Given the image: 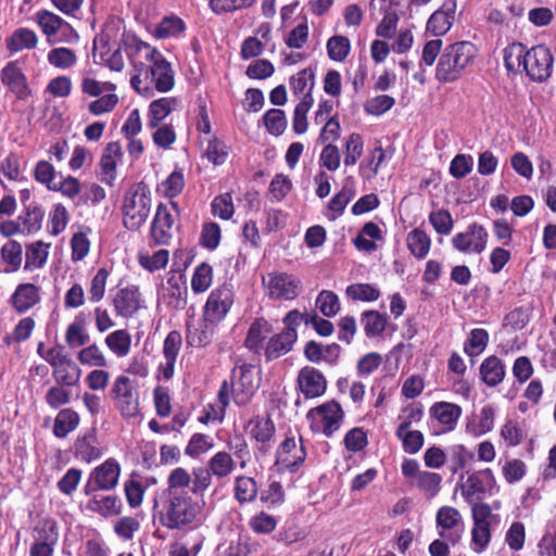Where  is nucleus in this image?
I'll use <instances>...</instances> for the list:
<instances>
[{"instance_id":"32","label":"nucleus","mask_w":556,"mask_h":556,"mask_svg":"<svg viewBox=\"0 0 556 556\" xmlns=\"http://www.w3.org/2000/svg\"><path fill=\"white\" fill-rule=\"evenodd\" d=\"M190 473L181 467L175 468L167 478V489L163 494H189L186 490L191 484Z\"/></svg>"},{"instance_id":"60","label":"nucleus","mask_w":556,"mask_h":556,"mask_svg":"<svg viewBox=\"0 0 556 556\" xmlns=\"http://www.w3.org/2000/svg\"><path fill=\"white\" fill-rule=\"evenodd\" d=\"M116 407L124 418L136 417L139 414L138 392L128 393L127 396L117 400Z\"/></svg>"},{"instance_id":"54","label":"nucleus","mask_w":556,"mask_h":556,"mask_svg":"<svg viewBox=\"0 0 556 556\" xmlns=\"http://www.w3.org/2000/svg\"><path fill=\"white\" fill-rule=\"evenodd\" d=\"M260 500L268 508L280 505L285 501V491L280 482L273 481L268 488L261 492Z\"/></svg>"},{"instance_id":"1","label":"nucleus","mask_w":556,"mask_h":556,"mask_svg":"<svg viewBox=\"0 0 556 556\" xmlns=\"http://www.w3.org/2000/svg\"><path fill=\"white\" fill-rule=\"evenodd\" d=\"M134 67L143 78L154 85L160 92H167L174 87V71L170 63L155 48L135 38L130 47Z\"/></svg>"},{"instance_id":"43","label":"nucleus","mask_w":556,"mask_h":556,"mask_svg":"<svg viewBox=\"0 0 556 556\" xmlns=\"http://www.w3.org/2000/svg\"><path fill=\"white\" fill-rule=\"evenodd\" d=\"M37 22L48 37L55 35L62 27H70L59 15L46 10L37 13Z\"/></svg>"},{"instance_id":"7","label":"nucleus","mask_w":556,"mask_h":556,"mask_svg":"<svg viewBox=\"0 0 556 556\" xmlns=\"http://www.w3.org/2000/svg\"><path fill=\"white\" fill-rule=\"evenodd\" d=\"M151 199L146 192L135 191L124 201V226L129 230H138L150 213Z\"/></svg>"},{"instance_id":"26","label":"nucleus","mask_w":556,"mask_h":556,"mask_svg":"<svg viewBox=\"0 0 556 556\" xmlns=\"http://www.w3.org/2000/svg\"><path fill=\"white\" fill-rule=\"evenodd\" d=\"M178 104L179 101L176 98L166 97L152 101L149 105L148 126L156 128L166 116L177 109Z\"/></svg>"},{"instance_id":"18","label":"nucleus","mask_w":556,"mask_h":556,"mask_svg":"<svg viewBox=\"0 0 556 556\" xmlns=\"http://www.w3.org/2000/svg\"><path fill=\"white\" fill-rule=\"evenodd\" d=\"M174 217L165 204H159L151 227V236L155 243L167 244L172 238Z\"/></svg>"},{"instance_id":"29","label":"nucleus","mask_w":556,"mask_h":556,"mask_svg":"<svg viewBox=\"0 0 556 556\" xmlns=\"http://www.w3.org/2000/svg\"><path fill=\"white\" fill-rule=\"evenodd\" d=\"M437 523L442 529L455 531V538L452 539L453 542L459 539L463 525L460 514L456 508L450 506L441 507L437 513Z\"/></svg>"},{"instance_id":"50","label":"nucleus","mask_w":556,"mask_h":556,"mask_svg":"<svg viewBox=\"0 0 556 556\" xmlns=\"http://www.w3.org/2000/svg\"><path fill=\"white\" fill-rule=\"evenodd\" d=\"M316 304L324 316L332 317L340 309V302L338 295L328 290H323L316 300Z\"/></svg>"},{"instance_id":"36","label":"nucleus","mask_w":556,"mask_h":556,"mask_svg":"<svg viewBox=\"0 0 556 556\" xmlns=\"http://www.w3.org/2000/svg\"><path fill=\"white\" fill-rule=\"evenodd\" d=\"M527 48L521 42H514L504 49V64L508 72L517 73L523 67Z\"/></svg>"},{"instance_id":"2","label":"nucleus","mask_w":556,"mask_h":556,"mask_svg":"<svg viewBox=\"0 0 556 556\" xmlns=\"http://www.w3.org/2000/svg\"><path fill=\"white\" fill-rule=\"evenodd\" d=\"M161 504L154 500L153 509L157 510L160 522L169 530H184L192 527L201 514V506L190 494H163Z\"/></svg>"},{"instance_id":"41","label":"nucleus","mask_w":556,"mask_h":556,"mask_svg":"<svg viewBox=\"0 0 556 556\" xmlns=\"http://www.w3.org/2000/svg\"><path fill=\"white\" fill-rule=\"evenodd\" d=\"M251 435L260 443H267L275 432V426L269 418L255 417L250 420Z\"/></svg>"},{"instance_id":"62","label":"nucleus","mask_w":556,"mask_h":556,"mask_svg":"<svg viewBox=\"0 0 556 556\" xmlns=\"http://www.w3.org/2000/svg\"><path fill=\"white\" fill-rule=\"evenodd\" d=\"M22 245L14 240L7 242L1 249L2 258L8 264L12 265V270H16L20 267L22 263Z\"/></svg>"},{"instance_id":"64","label":"nucleus","mask_w":556,"mask_h":556,"mask_svg":"<svg viewBox=\"0 0 556 556\" xmlns=\"http://www.w3.org/2000/svg\"><path fill=\"white\" fill-rule=\"evenodd\" d=\"M45 400L50 407L56 409L60 406L70 403L71 392L62 386H54L47 391Z\"/></svg>"},{"instance_id":"24","label":"nucleus","mask_w":556,"mask_h":556,"mask_svg":"<svg viewBox=\"0 0 556 556\" xmlns=\"http://www.w3.org/2000/svg\"><path fill=\"white\" fill-rule=\"evenodd\" d=\"M257 482L248 476H238L233 481V497L240 506L253 503L257 498Z\"/></svg>"},{"instance_id":"40","label":"nucleus","mask_w":556,"mask_h":556,"mask_svg":"<svg viewBox=\"0 0 556 556\" xmlns=\"http://www.w3.org/2000/svg\"><path fill=\"white\" fill-rule=\"evenodd\" d=\"M361 320L368 338L377 337L386 329L387 318L377 311L364 312Z\"/></svg>"},{"instance_id":"20","label":"nucleus","mask_w":556,"mask_h":556,"mask_svg":"<svg viewBox=\"0 0 556 556\" xmlns=\"http://www.w3.org/2000/svg\"><path fill=\"white\" fill-rule=\"evenodd\" d=\"M296 338V330H285L274 336L268 341L265 350L267 361L276 359L290 352Z\"/></svg>"},{"instance_id":"11","label":"nucleus","mask_w":556,"mask_h":556,"mask_svg":"<svg viewBox=\"0 0 556 556\" xmlns=\"http://www.w3.org/2000/svg\"><path fill=\"white\" fill-rule=\"evenodd\" d=\"M494 484L495 478L491 469L479 470L467 478L462 493L468 503L481 501Z\"/></svg>"},{"instance_id":"45","label":"nucleus","mask_w":556,"mask_h":556,"mask_svg":"<svg viewBox=\"0 0 556 556\" xmlns=\"http://www.w3.org/2000/svg\"><path fill=\"white\" fill-rule=\"evenodd\" d=\"M489 342V333L485 329L476 328L471 330L464 350L469 356L479 355L484 351Z\"/></svg>"},{"instance_id":"44","label":"nucleus","mask_w":556,"mask_h":556,"mask_svg":"<svg viewBox=\"0 0 556 556\" xmlns=\"http://www.w3.org/2000/svg\"><path fill=\"white\" fill-rule=\"evenodd\" d=\"M96 438L93 435H85L78 439L75 443L76 456L81 460L90 463L100 457L101 452L94 445Z\"/></svg>"},{"instance_id":"57","label":"nucleus","mask_w":556,"mask_h":556,"mask_svg":"<svg viewBox=\"0 0 556 556\" xmlns=\"http://www.w3.org/2000/svg\"><path fill=\"white\" fill-rule=\"evenodd\" d=\"M249 525L254 532L268 534L275 530L277 520L274 516L262 511L252 517Z\"/></svg>"},{"instance_id":"27","label":"nucleus","mask_w":556,"mask_h":556,"mask_svg":"<svg viewBox=\"0 0 556 556\" xmlns=\"http://www.w3.org/2000/svg\"><path fill=\"white\" fill-rule=\"evenodd\" d=\"M480 375L486 386L496 387L505 377V367L497 356L492 355L480 365Z\"/></svg>"},{"instance_id":"17","label":"nucleus","mask_w":556,"mask_h":556,"mask_svg":"<svg viewBox=\"0 0 556 556\" xmlns=\"http://www.w3.org/2000/svg\"><path fill=\"white\" fill-rule=\"evenodd\" d=\"M277 463L281 464L286 468L294 471L303 464L306 457V451L301 443L296 445L294 438H287L277 450Z\"/></svg>"},{"instance_id":"30","label":"nucleus","mask_w":556,"mask_h":556,"mask_svg":"<svg viewBox=\"0 0 556 556\" xmlns=\"http://www.w3.org/2000/svg\"><path fill=\"white\" fill-rule=\"evenodd\" d=\"M78 425L79 415L75 410L71 408L61 409L54 420L53 433L56 438L63 439L74 431Z\"/></svg>"},{"instance_id":"23","label":"nucleus","mask_w":556,"mask_h":556,"mask_svg":"<svg viewBox=\"0 0 556 556\" xmlns=\"http://www.w3.org/2000/svg\"><path fill=\"white\" fill-rule=\"evenodd\" d=\"M1 80L16 93L18 99H25L30 93L24 74L14 64H9L2 70Z\"/></svg>"},{"instance_id":"14","label":"nucleus","mask_w":556,"mask_h":556,"mask_svg":"<svg viewBox=\"0 0 556 556\" xmlns=\"http://www.w3.org/2000/svg\"><path fill=\"white\" fill-rule=\"evenodd\" d=\"M313 415H317L321 418L324 434L331 437L339 429L344 413L338 402L330 401L311 409L307 417Z\"/></svg>"},{"instance_id":"9","label":"nucleus","mask_w":556,"mask_h":556,"mask_svg":"<svg viewBox=\"0 0 556 556\" xmlns=\"http://www.w3.org/2000/svg\"><path fill=\"white\" fill-rule=\"evenodd\" d=\"M233 303V293L228 286L215 289L208 295L204 305L203 316L219 324L229 312Z\"/></svg>"},{"instance_id":"5","label":"nucleus","mask_w":556,"mask_h":556,"mask_svg":"<svg viewBox=\"0 0 556 556\" xmlns=\"http://www.w3.org/2000/svg\"><path fill=\"white\" fill-rule=\"evenodd\" d=\"M553 55L549 49L544 45H538L526 51L523 60V71L530 79L534 81H544L552 74Z\"/></svg>"},{"instance_id":"47","label":"nucleus","mask_w":556,"mask_h":556,"mask_svg":"<svg viewBox=\"0 0 556 556\" xmlns=\"http://www.w3.org/2000/svg\"><path fill=\"white\" fill-rule=\"evenodd\" d=\"M263 118L268 132L274 136L281 135L287 127L286 114L280 109L268 110Z\"/></svg>"},{"instance_id":"38","label":"nucleus","mask_w":556,"mask_h":556,"mask_svg":"<svg viewBox=\"0 0 556 556\" xmlns=\"http://www.w3.org/2000/svg\"><path fill=\"white\" fill-rule=\"evenodd\" d=\"M34 538L37 542L56 545L59 540L58 525L53 519H42L34 528Z\"/></svg>"},{"instance_id":"37","label":"nucleus","mask_w":556,"mask_h":556,"mask_svg":"<svg viewBox=\"0 0 556 556\" xmlns=\"http://www.w3.org/2000/svg\"><path fill=\"white\" fill-rule=\"evenodd\" d=\"M45 212L35 202L25 206V213L20 216L23 225V231L27 233L36 232L41 228Z\"/></svg>"},{"instance_id":"33","label":"nucleus","mask_w":556,"mask_h":556,"mask_svg":"<svg viewBox=\"0 0 556 556\" xmlns=\"http://www.w3.org/2000/svg\"><path fill=\"white\" fill-rule=\"evenodd\" d=\"M407 245L410 253L421 260L428 254L431 240L424 230L416 228L407 235Z\"/></svg>"},{"instance_id":"55","label":"nucleus","mask_w":556,"mask_h":556,"mask_svg":"<svg viewBox=\"0 0 556 556\" xmlns=\"http://www.w3.org/2000/svg\"><path fill=\"white\" fill-rule=\"evenodd\" d=\"M441 481L442 478L439 473L421 471L417 475L416 484L430 496H434L440 490Z\"/></svg>"},{"instance_id":"51","label":"nucleus","mask_w":556,"mask_h":556,"mask_svg":"<svg viewBox=\"0 0 556 556\" xmlns=\"http://www.w3.org/2000/svg\"><path fill=\"white\" fill-rule=\"evenodd\" d=\"M212 267L206 263H201L194 270L191 288L194 292L200 293L208 289L212 283Z\"/></svg>"},{"instance_id":"28","label":"nucleus","mask_w":556,"mask_h":556,"mask_svg":"<svg viewBox=\"0 0 556 556\" xmlns=\"http://www.w3.org/2000/svg\"><path fill=\"white\" fill-rule=\"evenodd\" d=\"M430 414L438 419L440 424L446 426L448 430H452L460 417L462 408L453 403L438 402L431 406Z\"/></svg>"},{"instance_id":"22","label":"nucleus","mask_w":556,"mask_h":556,"mask_svg":"<svg viewBox=\"0 0 556 556\" xmlns=\"http://www.w3.org/2000/svg\"><path fill=\"white\" fill-rule=\"evenodd\" d=\"M123 155L122 146L118 141H112L106 144L100 160V165L104 177L102 181L111 184L115 179L116 162Z\"/></svg>"},{"instance_id":"34","label":"nucleus","mask_w":556,"mask_h":556,"mask_svg":"<svg viewBox=\"0 0 556 556\" xmlns=\"http://www.w3.org/2000/svg\"><path fill=\"white\" fill-rule=\"evenodd\" d=\"M236 463L227 452H217L208 460L207 467L214 477L223 479L228 477L235 469Z\"/></svg>"},{"instance_id":"4","label":"nucleus","mask_w":556,"mask_h":556,"mask_svg":"<svg viewBox=\"0 0 556 556\" xmlns=\"http://www.w3.org/2000/svg\"><path fill=\"white\" fill-rule=\"evenodd\" d=\"M260 371L251 364L236 365L232 370L235 402L244 405L260 387Z\"/></svg>"},{"instance_id":"19","label":"nucleus","mask_w":556,"mask_h":556,"mask_svg":"<svg viewBox=\"0 0 556 556\" xmlns=\"http://www.w3.org/2000/svg\"><path fill=\"white\" fill-rule=\"evenodd\" d=\"M40 288L34 283H21L13 292L10 302L14 309L24 314L40 302Z\"/></svg>"},{"instance_id":"53","label":"nucleus","mask_w":556,"mask_h":556,"mask_svg":"<svg viewBox=\"0 0 556 556\" xmlns=\"http://www.w3.org/2000/svg\"><path fill=\"white\" fill-rule=\"evenodd\" d=\"M396 437L402 441L403 450L408 454L418 453L424 445V434L418 430L407 429Z\"/></svg>"},{"instance_id":"10","label":"nucleus","mask_w":556,"mask_h":556,"mask_svg":"<svg viewBox=\"0 0 556 556\" xmlns=\"http://www.w3.org/2000/svg\"><path fill=\"white\" fill-rule=\"evenodd\" d=\"M296 384L305 399H316L325 394L327 380L324 374L315 367L305 366L300 369Z\"/></svg>"},{"instance_id":"31","label":"nucleus","mask_w":556,"mask_h":556,"mask_svg":"<svg viewBox=\"0 0 556 556\" xmlns=\"http://www.w3.org/2000/svg\"><path fill=\"white\" fill-rule=\"evenodd\" d=\"M37 45L36 34L27 28L16 29L8 39L7 48L11 52H17L23 49H33Z\"/></svg>"},{"instance_id":"12","label":"nucleus","mask_w":556,"mask_h":556,"mask_svg":"<svg viewBox=\"0 0 556 556\" xmlns=\"http://www.w3.org/2000/svg\"><path fill=\"white\" fill-rule=\"evenodd\" d=\"M486 230L482 226L473 224L468 227L466 232L456 233L452 243L458 251L480 254L486 247Z\"/></svg>"},{"instance_id":"46","label":"nucleus","mask_w":556,"mask_h":556,"mask_svg":"<svg viewBox=\"0 0 556 556\" xmlns=\"http://www.w3.org/2000/svg\"><path fill=\"white\" fill-rule=\"evenodd\" d=\"M214 446L213 438L204 433H194L189 440L185 453L190 457H198Z\"/></svg>"},{"instance_id":"52","label":"nucleus","mask_w":556,"mask_h":556,"mask_svg":"<svg viewBox=\"0 0 556 556\" xmlns=\"http://www.w3.org/2000/svg\"><path fill=\"white\" fill-rule=\"evenodd\" d=\"M76 60L74 51L68 48H55L48 53L49 63L59 68H68Z\"/></svg>"},{"instance_id":"48","label":"nucleus","mask_w":556,"mask_h":556,"mask_svg":"<svg viewBox=\"0 0 556 556\" xmlns=\"http://www.w3.org/2000/svg\"><path fill=\"white\" fill-rule=\"evenodd\" d=\"M346 295L355 301H376L380 296V291L369 283H354L346 288Z\"/></svg>"},{"instance_id":"49","label":"nucleus","mask_w":556,"mask_h":556,"mask_svg":"<svg viewBox=\"0 0 556 556\" xmlns=\"http://www.w3.org/2000/svg\"><path fill=\"white\" fill-rule=\"evenodd\" d=\"M350 40L344 36H333L327 42L328 56L333 61H343L350 53Z\"/></svg>"},{"instance_id":"61","label":"nucleus","mask_w":556,"mask_h":556,"mask_svg":"<svg viewBox=\"0 0 556 556\" xmlns=\"http://www.w3.org/2000/svg\"><path fill=\"white\" fill-rule=\"evenodd\" d=\"M308 85L311 92L314 86V72L311 68H304L290 78V87L295 94L304 92Z\"/></svg>"},{"instance_id":"16","label":"nucleus","mask_w":556,"mask_h":556,"mask_svg":"<svg viewBox=\"0 0 556 556\" xmlns=\"http://www.w3.org/2000/svg\"><path fill=\"white\" fill-rule=\"evenodd\" d=\"M456 11V0H445L427 22V30L434 36L446 34L453 25Z\"/></svg>"},{"instance_id":"13","label":"nucleus","mask_w":556,"mask_h":556,"mask_svg":"<svg viewBox=\"0 0 556 556\" xmlns=\"http://www.w3.org/2000/svg\"><path fill=\"white\" fill-rule=\"evenodd\" d=\"M217 325L205 316L188 320L186 333L188 345L194 348L207 345L213 339Z\"/></svg>"},{"instance_id":"56","label":"nucleus","mask_w":556,"mask_h":556,"mask_svg":"<svg viewBox=\"0 0 556 556\" xmlns=\"http://www.w3.org/2000/svg\"><path fill=\"white\" fill-rule=\"evenodd\" d=\"M109 271L106 268H100L91 280L89 289V300L91 302H99L103 299L105 293L106 280Z\"/></svg>"},{"instance_id":"58","label":"nucleus","mask_w":556,"mask_h":556,"mask_svg":"<svg viewBox=\"0 0 556 556\" xmlns=\"http://www.w3.org/2000/svg\"><path fill=\"white\" fill-rule=\"evenodd\" d=\"M429 220L435 231L441 235H448L453 228V218L446 210L432 212L429 215Z\"/></svg>"},{"instance_id":"6","label":"nucleus","mask_w":556,"mask_h":556,"mask_svg":"<svg viewBox=\"0 0 556 556\" xmlns=\"http://www.w3.org/2000/svg\"><path fill=\"white\" fill-rule=\"evenodd\" d=\"M262 282L267 295L274 300H293L298 296L301 288L300 279L279 271L269 273L266 277L263 276Z\"/></svg>"},{"instance_id":"63","label":"nucleus","mask_w":556,"mask_h":556,"mask_svg":"<svg viewBox=\"0 0 556 556\" xmlns=\"http://www.w3.org/2000/svg\"><path fill=\"white\" fill-rule=\"evenodd\" d=\"M67 222L68 215L65 206L61 203L55 204L50 213L51 235L58 236L65 229Z\"/></svg>"},{"instance_id":"25","label":"nucleus","mask_w":556,"mask_h":556,"mask_svg":"<svg viewBox=\"0 0 556 556\" xmlns=\"http://www.w3.org/2000/svg\"><path fill=\"white\" fill-rule=\"evenodd\" d=\"M90 511L97 513L102 517L117 516L122 513L123 503L116 495L93 496L87 503Z\"/></svg>"},{"instance_id":"15","label":"nucleus","mask_w":556,"mask_h":556,"mask_svg":"<svg viewBox=\"0 0 556 556\" xmlns=\"http://www.w3.org/2000/svg\"><path fill=\"white\" fill-rule=\"evenodd\" d=\"M113 306L118 316L124 318L134 316L141 306L138 287L128 286L119 289L113 298Z\"/></svg>"},{"instance_id":"3","label":"nucleus","mask_w":556,"mask_h":556,"mask_svg":"<svg viewBox=\"0 0 556 556\" xmlns=\"http://www.w3.org/2000/svg\"><path fill=\"white\" fill-rule=\"evenodd\" d=\"M476 53L475 45L469 41L448 45L439 59L435 71L437 79L440 83L457 80L464 70L472 62Z\"/></svg>"},{"instance_id":"59","label":"nucleus","mask_w":556,"mask_h":556,"mask_svg":"<svg viewBox=\"0 0 556 556\" xmlns=\"http://www.w3.org/2000/svg\"><path fill=\"white\" fill-rule=\"evenodd\" d=\"M43 247L45 244L39 241L27 249L25 269H29L31 267H41L46 263L48 252L46 249H43Z\"/></svg>"},{"instance_id":"35","label":"nucleus","mask_w":556,"mask_h":556,"mask_svg":"<svg viewBox=\"0 0 556 556\" xmlns=\"http://www.w3.org/2000/svg\"><path fill=\"white\" fill-rule=\"evenodd\" d=\"M105 344L118 357L126 356L130 351L131 337L125 329L115 330L105 338Z\"/></svg>"},{"instance_id":"39","label":"nucleus","mask_w":556,"mask_h":556,"mask_svg":"<svg viewBox=\"0 0 556 556\" xmlns=\"http://www.w3.org/2000/svg\"><path fill=\"white\" fill-rule=\"evenodd\" d=\"M167 305L176 308L184 309L187 305L188 288L185 282L179 283L175 278L167 280Z\"/></svg>"},{"instance_id":"8","label":"nucleus","mask_w":556,"mask_h":556,"mask_svg":"<svg viewBox=\"0 0 556 556\" xmlns=\"http://www.w3.org/2000/svg\"><path fill=\"white\" fill-rule=\"evenodd\" d=\"M119 473L121 467L115 459L105 460L92 470L85 485V494L91 495L99 490L114 489L118 483Z\"/></svg>"},{"instance_id":"21","label":"nucleus","mask_w":556,"mask_h":556,"mask_svg":"<svg viewBox=\"0 0 556 556\" xmlns=\"http://www.w3.org/2000/svg\"><path fill=\"white\" fill-rule=\"evenodd\" d=\"M181 346V334L178 331H170L164 340L163 354L165 365L162 368L163 377L169 380L174 376L175 362Z\"/></svg>"},{"instance_id":"42","label":"nucleus","mask_w":556,"mask_h":556,"mask_svg":"<svg viewBox=\"0 0 556 556\" xmlns=\"http://www.w3.org/2000/svg\"><path fill=\"white\" fill-rule=\"evenodd\" d=\"M268 332L269 328L265 319L260 318L254 320L248 331L244 342L245 346L252 351L257 352Z\"/></svg>"}]
</instances>
